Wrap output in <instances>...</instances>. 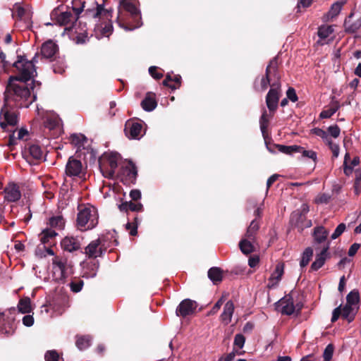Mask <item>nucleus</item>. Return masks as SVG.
<instances>
[{
	"label": "nucleus",
	"mask_w": 361,
	"mask_h": 361,
	"mask_svg": "<svg viewBox=\"0 0 361 361\" xmlns=\"http://www.w3.org/2000/svg\"><path fill=\"white\" fill-rule=\"evenodd\" d=\"M61 126L62 125L60 118L55 114H51L47 116L44 121V127L49 130H53L54 135H58L61 133Z\"/></svg>",
	"instance_id": "obj_16"
},
{
	"label": "nucleus",
	"mask_w": 361,
	"mask_h": 361,
	"mask_svg": "<svg viewBox=\"0 0 361 361\" xmlns=\"http://www.w3.org/2000/svg\"><path fill=\"white\" fill-rule=\"evenodd\" d=\"M208 277L214 283H217L222 280L221 270L218 267H212L208 271Z\"/></svg>",
	"instance_id": "obj_32"
},
{
	"label": "nucleus",
	"mask_w": 361,
	"mask_h": 361,
	"mask_svg": "<svg viewBox=\"0 0 361 361\" xmlns=\"http://www.w3.org/2000/svg\"><path fill=\"white\" fill-rule=\"evenodd\" d=\"M283 272V264L282 263H278L275 267L274 271L269 279V282L267 285L269 289H274L278 286L280 281L281 280Z\"/></svg>",
	"instance_id": "obj_15"
},
{
	"label": "nucleus",
	"mask_w": 361,
	"mask_h": 361,
	"mask_svg": "<svg viewBox=\"0 0 361 361\" xmlns=\"http://www.w3.org/2000/svg\"><path fill=\"white\" fill-rule=\"evenodd\" d=\"M359 300H360L359 293L355 290H352L347 295L346 304L353 305L354 307H357Z\"/></svg>",
	"instance_id": "obj_43"
},
{
	"label": "nucleus",
	"mask_w": 361,
	"mask_h": 361,
	"mask_svg": "<svg viewBox=\"0 0 361 361\" xmlns=\"http://www.w3.org/2000/svg\"><path fill=\"white\" fill-rule=\"evenodd\" d=\"M331 195L328 193L319 194L315 199V202L317 204H327L330 201Z\"/></svg>",
	"instance_id": "obj_54"
},
{
	"label": "nucleus",
	"mask_w": 361,
	"mask_h": 361,
	"mask_svg": "<svg viewBox=\"0 0 361 361\" xmlns=\"http://www.w3.org/2000/svg\"><path fill=\"white\" fill-rule=\"evenodd\" d=\"M292 224L297 227L299 231H302L305 228L310 227L312 226V221L311 220H306L303 216L302 220L297 219V221L295 222L293 221Z\"/></svg>",
	"instance_id": "obj_48"
},
{
	"label": "nucleus",
	"mask_w": 361,
	"mask_h": 361,
	"mask_svg": "<svg viewBox=\"0 0 361 361\" xmlns=\"http://www.w3.org/2000/svg\"><path fill=\"white\" fill-rule=\"evenodd\" d=\"M328 133H330L331 136L336 138L339 136L341 130L337 125H334L328 128Z\"/></svg>",
	"instance_id": "obj_58"
},
{
	"label": "nucleus",
	"mask_w": 361,
	"mask_h": 361,
	"mask_svg": "<svg viewBox=\"0 0 361 361\" xmlns=\"http://www.w3.org/2000/svg\"><path fill=\"white\" fill-rule=\"evenodd\" d=\"M37 54L31 61L23 56H18L13 66L18 71V76L11 77L5 91V104L0 112V126L6 130L8 126H14L18 122L15 112L11 108L28 107L35 99L36 94L31 95L30 88L26 82L33 78L37 73L34 63H37Z\"/></svg>",
	"instance_id": "obj_1"
},
{
	"label": "nucleus",
	"mask_w": 361,
	"mask_h": 361,
	"mask_svg": "<svg viewBox=\"0 0 361 361\" xmlns=\"http://www.w3.org/2000/svg\"><path fill=\"white\" fill-rule=\"evenodd\" d=\"M297 153H300L305 157H308L313 161L317 159V153L312 150H305L303 147L300 146V150H297Z\"/></svg>",
	"instance_id": "obj_52"
},
{
	"label": "nucleus",
	"mask_w": 361,
	"mask_h": 361,
	"mask_svg": "<svg viewBox=\"0 0 361 361\" xmlns=\"http://www.w3.org/2000/svg\"><path fill=\"white\" fill-rule=\"evenodd\" d=\"M313 255V250L311 247H307L302 253V259L300 262L301 268L305 267L310 262Z\"/></svg>",
	"instance_id": "obj_41"
},
{
	"label": "nucleus",
	"mask_w": 361,
	"mask_h": 361,
	"mask_svg": "<svg viewBox=\"0 0 361 361\" xmlns=\"http://www.w3.org/2000/svg\"><path fill=\"white\" fill-rule=\"evenodd\" d=\"M342 6H343V4L338 1L333 4L330 8V10L329 11V12L326 14L327 18L332 19V18H335L336 16H337L340 13L342 9Z\"/></svg>",
	"instance_id": "obj_40"
},
{
	"label": "nucleus",
	"mask_w": 361,
	"mask_h": 361,
	"mask_svg": "<svg viewBox=\"0 0 361 361\" xmlns=\"http://www.w3.org/2000/svg\"><path fill=\"white\" fill-rule=\"evenodd\" d=\"M57 45L51 40L44 42L41 47V55L46 59L51 58L56 53Z\"/></svg>",
	"instance_id": "obj_25"
},
{
	"label": "nucleus",
	"mask_w": 361,
	"mask_h": 361,
	"mask_svg": "<svg viewBox=\"0 0 361 361\" xmlns=\"http://www.w3.org/2000/svg\"><path fill=\"white\" fill-rule=\"evenodd\" d=\"M125 132L128 138L140 140L143 135L142 126L137 122L128 123L126 126Z\"/></svg>",
	"instance_id": "obj_14"
},
{
	"label": "nucleus",
	"mask_w": 361,
	"mask_h": 361,
	"mask_svg": "<svg viewBox=\"0 0 361 361\" xmlns=\"http://www.w3.org/2000/svg\"><path fill=\"white\" fill-rule=\"evenodd\" d=\"M120 159V154L117 152L106 153L102 157L99 159V169L104 177L114 178Z\"/></svg>",
	"instance_id": "obj_4"
},
{
	"label": "nucleus",
	"mask_w": 361,
	"mask_h": 361,
	"mask_svg": "<svg viewBox=\"0 0 361 361\" xmlns=\"http://www.w3.org/2000/svg\"><path fill=\"white\" fill-rule=\"evenodd\" d=\"M124 5L121 7L126 11L131 20H127L123 16L122 12L119 10L117 16V23L118 25L125 30H133L142 26L140 11L138 9L135 2L133 0L125 1Z\"/></svg>",
	"instance_id": "obj_2"
},
{
	"label": "nucleus",
	"mask_w": 361,
	"mask_h": 361,
	"mask_svg": "<svg viewBox=\"0 0 361 361\" xmlns=\"http://www.w3.org/2000/svg\"><path fill=\"white\" fill-rule=\"evenodd\" d=\"M244 353L245 352L243 350H238L235 349V348H233V350L225 357H226L225 361H232L235 358L236 355H241Z\"/></svg>",
	"instance_id": "obj_59"
},
{
	"label": "nucleus",
	"mask_w": 361,
	"mask_h": 361,
	"mask_svg": "<svg viewBox=\"0 0 361 361\" xmlns=\"http://www.w3.org/2000/svg\"><path fill=\"white\" fill-rule=\"evenodd\" d=\"M90 338L89 336L78 337L76 341V345L80 350H84L90 345Z\"/></svg>",
	"instance_id": "obj_46"
},
{
	"label": "nucleus",
	"mask_w": 361,
	"mask_h": 361,
	"mask_svg": "<svg viewBox=\"0 0 361 361\" xmlns=\"http://www.w3.org/2000/svg\"><path fill=\"white\" fill-rule=\"evenodd\" d=\"M277 58H274L269 63L266 68L265 76L261 78L260 81V90L264 91L267 89L273 82L276 81V75L277 73Z\"/></svg>",
	"instance_id": "obj_9"
},
{
	"label": "nucleus",
	"mask_w": 361,
	"mask_h": 361,
	"mask_svg": "<svg viewBox=\"0 0 361 361\" xmlns=\"http://www.w3.org/2000/svg\"><path fill=\"white\" fill-rule=\"evenodd\" d=\"M276 310L283 314L291 315L294 313L295 307L293 299L290 295H286L276 303Z\"/></svg>",
	"instance_id": "obj_12"
},
{
	"label": "nucleus",
	"mask_w": 361,
	"mask_h": 361,
	"mask_svg": "<svg viewBox=\"0 0 361 361\" xmlns=\"http://www.w3.org/2000/svg\"><path fill=\"white\" fill-rule=\"evenodd\" d=\"M13 16L23 22L24 28L30 27L32 14L28 6L23 7L20 4H16L13 6Z\"/></svg>",
	"instance_id": "obj_10"
},
{
	"label": "nucleus",
	"mask_w": 361,
	"mask_h": 361,
	"mask_svg": "<svg viewBox=\"0 0 361 361\" xmlns=\"http://www.w3.org/2000/svg\"><path fill=\"white\" fill-rule=\"evenodd\" d=\"M61 244L62 248L69 252L78 250L81 246L80 238L73 236L65 237Z\"/></svg>",
	"instance_id": "obj_19"
},
{
	"label": "nucleus",
	"mask_w": 361,
	"mask_h": 361,
	"mask_svg": "<svg viewBox=\"0 0 361 361\" xmlns=\"http://www.w3.org/2000/svg\"><path fill=\"white\" fill-rule=\"evenodd\" d=\"M44 359L46 361H60L59 355L54 350H48L44 355Z\"/></svg>",
	"instance_id": "obj_53"
},
{
	"label": "nucleus",
	"mask_w": 361,
	"mask_h": 361,
	"mask_svg": "<svg viewBox=\"0 0 361 361\" xmlns=\"http://www.w3.org/2000/svg\"><path fill=\"white\" fill-rule=\"evenodd\" d=\"M355 193L358 195L361 192V171H355Z\"/></svg>",
	"instance_id": "obj_51"
},
{
	"label": "nucleus",
	"mask_w": 361,
	"mask_h": 361,
	"mask_svg": "<svg viewBox=\"0 0 361 361\" xmlns=\"http://www.w3.org/2000/svg\"><path fill=\"white\" fill-rule=\"evenodd\" d=\"M334 32L333 26L331 25H322L319 27L318 36L321 39H326L329 37Z\"/></svg>",
	"instance_id": "obj_42"
},
{
	"label": "nucleus",
	"mask_w": 361,
	"mask_h": 361,
	"mask_svg": "<svg viewBox=\"0 0 361 361\" xmlns=\"http://www.w3.org/2000/svg\"><path fill=\"white\" fill-rule=\"evenodd\" d=\"M30 155L36 160H42L44 159V152L41 147L37 145H32L29 147Z\"/></svg>",
	"instance_id": "obj_33"
},
{
	"label": "nucleus",
	"mask_w": 361,
	"mask_h": 361,
	"mask_svg": "<svg viewBox=\"0 0 361 361\" xmlns=\"http://www.w3.org/2000/svg\"><path fill=\"white\" fill-rule=\"evenodd\" d=\"M71 265L66 259L55 257L52 259V278L56 281H62L71 272Z\"/></svg>",
	"instance_id": "obj_6"
},
{
	"label": "nucleus",
	"mask_w": 361,
	"mask_h": 361,
	"mask_svg": "<svg viewBox=\"0 0 361 361\" xmlns=\"http://www.w3.org/2000/svg\"><path fill=\"white\" fill-rule=\"evenodd\" d=\"M117 176L124 184L133 183L137 176L136 167L132 161H129L121 166Z\"/></svg>",
	"instance_id": "obj_8"
},
{
	"label": "nucleus",
	"mask_w": 361,
	"mask_h": 361,
	"mask_svg": "<svg viewBox=\"0 0 361 361\" xmlns=\"http://www.w3.org/2000/svg\"><path fill=\"white\" fill-rule=\"evenodd\" d=\"M276 148L279 152L286 154H293V153H297V150H300V146L298 145H276Z\"/></svg>",
	"instance_id": "obj_35"
},
{
	"label": "nucleus",
	"mask_w": 361,
	"mask_h": 361,
	"mask_svg": "<svg viewBox=\"0 0 361 361\" xmlns=\"http://www.w3.org/2000/svg\"><path fill=\"white\" fill-rule=\"evenodd\" d=\"M126 230L129 231V233L131 235H135L137 233V224H132L128 222L126 224Z\"/></svg>",
	"instance_id": "obj_64"
},
{
	"label": "nucleus",
	"mask_w": 361,
	"mask_h": 361,
	"mask_svg": "<svg viewBox=\"0 0 361 361\" xmlns=\"http://www.w3.org/2000/svg\"><path fill=\"white\" fill-rule=\"evenodd\" d=\"M18 308L19 311L23 314L30 312L32 310L30 299L29 298H25L20 300Z\"/></svg>",
	"instance_id": "obj_37"
},
{
	"label": "nucleus",
	"mask_w": 361,
	"mask_h": 361,
	"mask_svg": "<svg viewBox=\"0 0 361 361\" xmlns=\"http://www.w3.org/2000/svg\"><path fill=\"white\" fill-rule=\"evenodd\" d=\"M276 81L271 84V89L266 97V104L269 111H275L277 109L279 91L281 88L280 77L279 74H275Z\"/></svg>",
	"instance_id": "obj_7"
},
{
	"label": "nucleus",
	"mask_w": 361,
	"mask_h": 361,
	"mask_svg": "<svg viewBox=\"0 0 361 361\" xmlns=\"http://www.w3.org/2000/svg\"><path fill=\"white\" fill-rule=\"evenodd\" d=\"M309 212V207L306 204H302L301 206V212H294L291 215L290 221L291 224H293L295 219H300L302 220L303 219L302 214H305Z\"/></svg>",
	"instance_id": "obj_45"
},
{
	"label": "nucleus",
	"mask_w": 361,
	"mask_h": 361,
	"mask_svg": "<svg viewBox=\"0 0 361 361\" xmlns=\"http://www.w3.org/2000/svg\"><path fill=\"white\" fill-rule=\"evenodd\" d=\"M339 109V104L337 102L333 103L329 108L327 109L323 110L320 113V118H329L331 116H333Z\"/></svg>",
	"instance_id": "obj_38"
},
{
	"label": "nucleus",
	"mask_w": 361,
	"mask_h": 361,
	"mask_svg": "<svg viewBox=\"0 0 361 361\" xmlns=\"http://www.w3.org/2000/svg\"><path fill=\"white\" fill-rule=\"evenodd\" d=\"M350 159L348 153H346L344 158V173L346 176H350L353 173V167L347 164L348 160Z\"/></svg>",
	"instance_id": "obj_57"
},
{
	"label": "nucleus",
	"mask_w": 361,
	"mask_h": 361,
	"mask_svg": "<svg viewBox=\"0 0 361 361\" xmlns=\"http://www.w3.org/2000/svg\"><path fill=\"white\" fill-rule=\"evenodd\" d=\"M99 215L94 207H85L79 211L77 216V227L80 231L94 228L98 224Z\"/></svg>",
	"instance_id": "obj_3"
},
{
	"label": "nucleus",
	"mask_w": 361,
	"mask_h": 361,
	"mask_svg": "<svg viewBox=\"0 0 361 361\" xmlns=\"http://www.w3.org/2000/svg\"><path fill=\"white\" fill-rule=\"evenodd\" d=\"M329 148L331 149L332 153H333V156L334 157L336 158L338 157V154H339V146L338 145L336 144V143H334L332 142V140L326 144Z\"/></svg>",
	"instance_id": "obj_62"
},
{
	"label": "nucleus",
	"mask_w": 361,
	"mask_h": 361,
	"mask_svg": "<svg viewBox=\"0 0 361 361\" xmlns=\"http://www.w3.org/2000/svg\"><path fill=\"white\" fill-rule=\"evenodd\" d=\"M254 239L245 238L242 239L239 243V247L241 252L245 255H248L254 251V245L252 241Z\"/></svg>",
	"instance_id": "obj_28"
},
{
	"label": "nucleus",
	"mask_w": 361,
	"mask_h": 361,
	"mask_svg": "<svg viewBox=\"0 0 361 361\" xmlns=\"http://www.w3.org/2000/svg\"><path fill=\"white\" fill-rule=\"evenodd\" d=\"M16 133L17 136L16 135V132H13L11 135H10L8 142L10 145H16L17 140H23L25 137L27 135V130L23 128L20 129Z\"/></svg>",
	"instance_id": "obj_36"
},
{
	"label": "nucleus",
	"mask_w": 361,
	"mask_h": 361,
	"mask_svg": "<svg viewBox=\"0 0 361 361\" xmlns=\"http://www.w3.org/2000/svg\"><path fill=\"white\" fill-rule=\"evenodd\" d=\"M328 234V231L323 226H318L314 228L313 233L314 242L319 244L323 243L324 246L326 243H328L326 242Z\"/></svg>",
	"instance_id": "obj_26"
},
{
	"label": "nucleus",
	"mask_w": 361,
	"mask_h": 361,
	"mask_svg": "<svg viewBox=\"0 0 361 361\" xmlns=\"http://www.w3.org/2000/svg\"><path fill=\"white\" fill-rule=\"evenodd\" d=\"M313 130L314 133L320 137L326 144L329 143L331 140V137L325 130L321 128H314Z\"/></svg>",
	"instance_id": "obj_49"
},
{
	"label": "nucleus",
	"mask_w": 361,
	"mask_h": 361,
	"mask_svg": "<svg viewBox=\"0 0 361 361\" xmlns=\"http://www.w3.org/2000/svg\"><path fill=\"white\" fill-rule=\"evenodd\" d=\"M83 172L84 168L82 162L71 157L66 166V174L70 177H80Z\"/></svg>",
	"instance_id": "obj_11"
},
{
	"label": "nucleus",
	"mask_w": 361,
	"mask_h": 361,
	"mask_svg": "<svg viewBox=\"0 0 361 361\" xmlns=\"http://www.w3.org/2000/svg\"><path fill=\"white\" fill-rule=\"evenodd\" d=\"M224 302V297H221L214 305L212 309L210 310L209 314H216L219 309L221 308V305Z\"/></svg>",
	"instance_id": "obj_63"
},
{
	"label": "nucleus",
	"mask_w": 361,
	"mask_h": 361,
	"mask_svg": "<svg viewBox=\"0 0 361 361\" xmlns=\"http://www.w3.org/2000/svg\"><path fill=\"white\" fill-rule=\"evenodd\" d=\"M259 229V224L255 220H252L247 229L245 237L248 239H254L256 232Z\"/></svg>",
	"instance_id": "obj_44"
},
{
	"label": "nucleus",
	"mask_w": 361,
	"mask_h": 361,
	"mask_svg": "<svg viewBox=\"0 0 361 361\" xmlns=\"http://www.w3.org/2000/svg\"><path fill=\"white\" fill-rule=\"evenodd\" d=\"M56 235L57 233L52 228L44 229L40 234V240L43 244L49 243V240L56 237Z\"/></svg>",
	"instance_id": "obj_34"
},
{
	"label": "nucleus",
	"mask_w": 361,
	"mask_h": 361,
	"mask_svg": "<svg viewBox=\"0 0 361 361\" xmlns=\"http://www.w3.org/2000/svg\"><path fill=\"white\" fill-rule=\"evenodd\" d=\"M329 246L330 243H327L324 246H322L320 253L317 255L314 262L311 265V269L312 270L317 271L324 264L327 257Z\"/></svg>",
	"instance_id": "obj_20"
},
{
	"label": "nucleus",
	"mask_w": 361,
	"mask_h": 361,
	"mask_svg": "<svg viewBox=\"0 0 361 361\" xmlns=\"http://www.w3.org/2000/svg\"><path fill=\"white\" fill-rule=\"evenodd\" d=\"M83 286V281L80 280L78 281H73L71 283V290L75 293H78L82 290Z\"/></svg>",
	"instance_id": "obj_61"
},
{
	"label": "nucleus",
	"mask_w": 361,
	"mask_h": 361,
	"mask_svg": "<svg viewBox=\"0 0 361 361\" xmlns=\"http://www.w3.org/2000/svg\"><path fill=\"white\" fill-rule=\"evenodd\" d=\"M21 197L18 187L15 184L8 185L4 190V198L8 202H16Z\"/></svg>",
	"instance_id": "obj_22"
},
{
	"label": "nucleus",
	"mask_w": 361,
	"mask_h": 361,
	"mask_svg": "<svg viewBox=\"0 0 361 361\" xmlns=\"http://www.w3.org/2000/svg\"><path fill=\"white\" fill-rule=\"evenodd\" d=\"M287 99H290L293 102H295L298 101V96L296 94L295 90L293 87H289L286 92Z\"/></svg>",
	"instance_id": "obj_60"
},
{
	"label": "nucleus",
	"mask_w": 361,
	"mask_h": 361,
	"mask_svg": "<svg viewBox=\"0 0 361 361\" xmlns=\"http://www.w3.org/2000/svg\"><path fill=\"white\" fill-rule=\"evenodd\" d=\"M345 224L343 223L340 224L335 229L334 232L332 233L331 238L333 240L338 238L345 230Z\"/></svg>",
	"instance_id": "obj_55"
},
{
	"label": "nucleus",
	"mask_w": 361,
	"mask_h": 361,
	"mask_svg": "<svg viewBox=\"0 0 361 361\" xmlns=\"http://www.w3.org/2000/svg\"><path fill=\"white\" fill-rule=\"evenodd\" d=\"M357 307H354L353 305H350L345 304V306L341 310L342 311V317L347 319L349 322H352L354 319V316L356 313Z\"/></svg>",
	"instance_id": "obj_30"
},
{
	"label": "nucleus",
	"mask_w": 361,
	"mask_h": 361,
	"mask_svg": "<svg viewBox=\"0 0 361 361\" xmlns=\"http://www.w3.org/2000/svg\"><path fill=\"white\" fill-rule=\"evenodd\" d=\"M234 309V304L231 300H228L226 302L223 312L220 316L221 321L225 325L228 324L231 322Z\"/></svg>",
	"instance_id": "obj_23"
},
{
	"label": "nucleus",
	"mask_w": 361,
	"mask_h": 361,
	"mask_svg": "<svg viewBox=\"0 0 361 361\" xmlns=\"http://www.w3.org/2000/svg\"><path fill=\"white\" fill-rule=\"evenodd\" d=\"M85 4L86 3L82 0H73L71 11L77 19L79 15L84 11Z\"/></svg>",
	"instance_id": "obj_31"
},
{
	"label": "nucleus",
	"mask_w": 361,
	"mask_h": 361,
	"mask_svg": "<svg viewBox=\"0 0 361 361\" xmlns=\"http://www.w3.org/2000/svg\"><path fill=\"white\" fill-rule=\"evenodd\" d=\"M99 239L92 241L85 248V253L89 257L96 258L102 254Z\"/></svg>",
	"instance_id": "obj_24"
},
{
	"label": "nucleus",
	"mask_w": 361,
	"mask_h": 361,
	"mask_svg": "<svg viewBox=\"0 0 361 361\" xmlns=\"http://www.w3.org/2000/svg\"><path fill=\"white\" fill-rule=\"evenodd\" d=\"M50 16L54 24L64 26L65 32H70V30H66V28L73 26L75 21H78L70 8L63 11V8L58 7L51 11Z\"/></svg>",
	"instance_id": "obj_5"
},
{
	"label": "nucleus",
	"mask_w": 361,
	"mask_h": 361,
	"mask_svg": "<svg viewBox=\"0 0 361 361\" xmlns=\"http://www.w3.org/2000/svg\"><path fill=\"white\" fill-rule=\"evenodd\" d=\"M141 106L146 111H153L157 106L155 95L152 93H147L145 98L142 101Z\"/></svg>",
	"instance_id": "obj_27"
},
{
	"label": "nucleus",
	"mask_w": 361,
	"mask_h": 361,
	"mask_svg": "<svg viewBox=\"0 0 361 361\" xmlns=\"http://www.w3.org/2000/svg\"><path fill=\"white\" fill-rule=\"evenodd\" d=\"M85 16L87 17H92L94 18L104 14L109 17V11L104 10L102 5L98 4L96 1H93L91 5L84 8Z\"/></svg>",
	"instance_id": "obj_17"
},
{
	"label": "nucleus",
	"mask_w": 361,
	"mask_h": 361,
	"mask_svg": "<svg viewBox=\"0 0 361 361\" xmlns=\"http://www.w3.org/2000/svg\"><path fill=\"white\" fill-rule=\"evenodd\" d=\"M49 225L53 228L61 230L65 225V220L61 216H56L50 218Z\"/></svg>",
	"instance_id": "obj_39"
},
{
	"label": "nucleus",
	"mask_w": 361,
	"mask_h": 361,
	"mask_svg": "<svg viewBox=\"0 0 361 361\" xmlns=\"http://www.w3.org/2000/svg\"><path fill=\"white\" fill-rule=\"evenodd\" d=\"M197 304L190 299L183 300L176 308V314L185 317L192 314L196 310Z\"/></svg>",
	"instance_id": "obj_13"
},
{
	"label": "nucleus",
	"mask_w": 361,
	"mask_h": 361,
	"mask_svg": "<svg viewBox=\"0 0 361 361\" xmlns=\"http://www.w3.org/2000/svg\"><path fill=\"white\" fill-rule=\"evenodd\" d=\"M245 343V337L241 334H238L234 338L233 348L238 350H241L244 347Z\"/></svg>",
	"instance_id": "obj_47"
},
{
	"label": "nucleus",
	"mask_w": 361,
	"mask_h": 361,
	"mask_svg": "<svg viewBox=\"0 0 361 361\" xmlns=\"http://www.w3.org/2000/svg\"><path fill=\"white\" fill-rule=\"evenodd\" d=\"M268 122H269V120L267 118V111L264 110L261 116L260 119H259L260 129H261V131H262L263 135L266 133V130H267V128L268 126Z\"/></svg>",
	"instance_id": "obj_50"
},
{
	"label": "nucleus",
	"mask_w": 361,
	"mask_h": 361,
	"mask_svg": "<svg viewBox=\"0 0 361 361\" xmlns=\"http://www.w3.org/2000/svg\"><path fill=\"white\" fill-rule=\"evenodd\" d=\"M71 143L76 148L77 152L85 149L88 140L87 138L81 133H73L70 136Z\"/></svg>",
	"instance_id": "obj_21"
},
{
	"label": "nucleus",
	"mask_w": 361,
	"mask_h": 361,
	"mask_svg": "<svg viewBox=\"0 0 361 361\" xmlns=\"http://www.w3.org/2000/svg\"><path fill=\"white\" fill-rule=\"evenodd\" d=\"M99 269L98 262H93L87 265L83 271V277L87 279L94 278L97 275V270Z\"/></svg>",
	"instance_id": "obj_29"
},
{
	"label": "nucleus",
	"mask_w": 361,
	"mask_h": 361,
	"mask_svg": "<svg viewBox=\"0 0 361 361\" xmlns=\"http://www.w3.org/2000/svg\"><path fill=\"white\" fill-rule=\"evenodd\" d=\"M66 30H70L71 35H77L78 42H84L85 39H83V38L87 37V29L86 27V25H82L81 22L78 23L75 21L73 26L68 27Z\"/></svg>",
	"instance_id": "obj_18"
},
{
	"label": "nucleus",
	"mask_w": 361,
	"mask_h": 361,
	"mask_svg": "<svg viewBox=\"0 0 361 361\" xmlns=\"http://www.w3.org/2000/svg\"><path fill=\"white\" fill-rule=\"evenodd\" d=\"M334 347L331 344L328 345L324 349L323 357L325 361H329L333 356Z\"/></svg>",
	"instance_id": "obj_56"
}]
</instances>
